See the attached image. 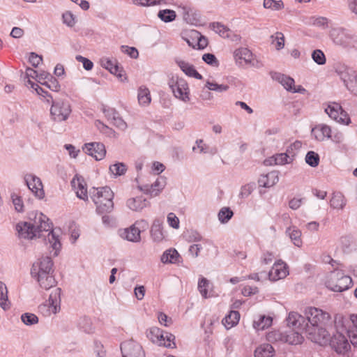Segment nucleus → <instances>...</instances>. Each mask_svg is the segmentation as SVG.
Instances as JSON below:
<instances>
[{"mask_svg": "<svg viewBox=\"0 0 357 357\" xmlns=\"http://www.w3.org/2000/svg\"><path fill=\"white\" fill-rule=\"evenodd\" d=\"M49 218L40 213L36 214L33 222L36 233L38 238H45V241H48L50 247L54 250V255H58L61 244L59 240L60 230L53 229L52 222H49Z\"/></svg>", "mask_w": 357, "mask_h": 357, "instance_id": "1", "label": "nucleus"}, {"mask_svg": "<svg viewBox=\"0 0 357 357\" xmlns=\"http://www.w3.org/2000/svg\"><path fill=\"white\" fill-rule=\"evenodd\" d=\"M91 199L96 205V211L99 213H109L114 207V193L107 186L94 188L91 192Z\"/></svg>", "mask_w": 357, "mask_h": 357, "instance_id": "2", "label": "nucleus"}, {"mask_svg": "<svg viewBox=\"0 0 357 357\" xmlns=\"http://www.w3.org/2000/svg\"><path fill=\"white\" fill-rule=\"evenodd\" d=\"M352 286V279L345 275L342 271H335L331 273L326 287L330 290L342 292L349 289Z\"/></svg>", "mask_w": 357, "mask_h": 357, "instance_id": "3", "label": "nucleus"}, {"mask_svg": "<svg viewBox=\"0 0 357 357\" xmlns=\"http://www.w3.org/2000/svg\"><path fill=\"white\" fill-rule=\"evenodd\" d=\"M147 337L152 342L159 346L165 347L173 348L176 347L174 342L175 336L168 332L161 331L157 327L151 328L147 333Z\"/></svg>", "mask_w": 357, "mask_h": 357, "instance_id": "4", "label": "nucleus"}, {"mask_svg": "<svg viewBox=\"0 0 357 357\" xmlns=\"http://www.w3.org/2000/svg\"><path fill=\"white\" fill-rule=\"evenodd\" d=\"M305 333L309 340L320 345L326 344L330 340V334L324 326H313L305 324Z\"/></svg>", "mask_w": 357, "mask_h": 357, "instance_id": "5", "label": "nucleus"}, {"mask_svg": "<svg viewBox=\"0 0 357 357\" xmlns=\"http://www.w3.org/2000/svg\"><path fill=\"white\" fill-rule=\"evenodd\" d=\"M138 189L151 197L158 195L166 185L165 180H137Z\"/></svg>", "mask_w": 357, "mask_h": 357, "instance_id": "6", "label": "nucleus"}, {"mask_svg": "<svg viewBox=\"0 0 357 357\" xmlns=\"http://www.w3.org/2000/svg\"><path fill=\"white\" fill-rule=\"evenodd\" d=\"M305 316L307 320L306 324L313 326H325L331 319L328 312L312 307L305 310Z\"/></svg>", "mask_w": 357, "mask_h": 357, "instance_id": "7", "label": "nucleus"}, {"mask_svg": "<svg viewBox=\"0 0 357 357\" xmlns=\"http://www.w3.org/2000/svg\"><path fill=\"white\" fill-rule=\"evenodd\" d=\"M71 108L70 104L67 101L57 100L53 102L50 108V115L54 121L61 122L66 121L70 114Z\"/></svg>", "mask_w": 357, "mask_h": 357, "instance_id": "8", "label": "nucleus"}, {"mask_svg": "<svg viewBox=\"0 0 357 357\" xmlns=\"http://www.w3.org/2000/svg\"><path fill=\"white\" fill-rule=\"evenodd\" d=\"M174 96L183 102H188L189 98V88L188 83L183 79H177L176 82L174 79L169 84Z\"/></svg>", "mask_w": 357, "mask_h": 357, "instance_id": "9", "label": "nucleus"}, {"mask_svg": "<svg viewBox=\"0 0 357 357\" xmlns=\"http://www.w3.org/2000/svg\"><path fill=\"white\" fill-rule=\"evenodd\" d=\"M331 347L339 354H344L351 349V345L347 337L337 332L330 339Z\"/></svg>", "mask_w": 357, "mask_h": 357, "instance_id": "10", "label": "nucleus"}, {"mask_svg": "<svg viewBox=\"0 0 357 357\" xmlns=\"http://www.w3.org/2000/svg\"><path fill=\"white\" fill-rule=\"evenodd\" d=\"M330 37L333 43L343 47H347L351 45L353 36L347 31L340 28L332 29Z\"/></svg>", "mask_w": 357, "mask_h": 357, "instance_id": "11", "label": "nucleus"}, {"mask_svg": "<svg viewBox=\"0 0 357 357\" xmlns=\"http://www.w3.org/2000/svg\"><path fill=\"white\" fill-rule=\"evenodd\" d=\"M121 351L123 357H145L142 346L133 340L121 343Z\"/></svg>", "mask_w": 357, "mask_h": 357, "instance_id": "12", "label": "nucleus"}, {"mask_svg": "<svg viewBox=\"0 0 357 357\" xmlns=\"http://www.w3.org/2000/svg\"><path fill=\"white\" fill-rule=\"evenodd\" d=\"M233 55L236 64L238 66H243V63L245 65L256 66L253 54L246 47H240L235 50Z\"/></svg>", "mask_w": 357, "mask_h": 357, "instance_id": "13", "label": "nucleus"}, {"mask_svg": "<svg viewBox=\"0 0 357 357\" xmlns=\"http://www.w3.org/2000/svg\"><path fill=\"white\" fill-rule=\"evenodd\" d=\"M335 71L345 86H348L349 82H351L355 76H357L356 70L344 63H337L335 66Z\"/></svg>", "mask_w": 357, "mask_h": 357, "instance_id": "14", "label": "nucleus"}, {"mask_svg": "<svg viewBox=\"0 0 357 357\" xmlns=\"http://www.w3.org/2000/svg\"><path fill=\"white\" fill-rule=\"evenodd\" d=\"M53 261L50 257H45L35 262L31 268V276L43 273H53Z\"/></svg>", "mask_w": 357, "mask_h": 357, "instance_id": "15", "label": "nucleus"}, {"mask_svg": "<svg viewBox=\"0 0 357 357\" xmlns=\"http://www.w3.org/2000/svg\"><path fill=\"white\" fill-rule=\"evenodd\" d=\"M83 151L88 155L93 157L96 160H100L105 156L106 149L102 143H86L83 147Z\"/></svg>", "mask_w": 357, "mask_h": 357, "instance_id": "16", "label": "nucleus"}, {"mask_svg": "<svg viewBox=\"0 0 357 357\" xmlns=\"http://www.w3.org/2000/svg\"><path fill=\"white\" fill-rule=\"evenodd\" d=\"M325 112L328 116L337 122H341L348 125L350 123V119L347 116V114L342 110L340 105H328Z\"/></svg>", "mask_w": 357, "mask_h": 357, "instance_id": "17", "label": "nucleus"}, {"mask_svg": "<svg viewBox=\"0 0 357 357\" xmlns=\"http://www.w3.org/2000/svg\"><path fill=\"white\" fill-rule=\"evenodd\" d=\"M289 274L287 266L283 261L275 262L268 273L271 280L277 281L284 278Z\"/></svg>", "mask_w": 357, "mask_h": 357, "instance_id": "18", "label": "nucleus"}, {"mask_svg": "<svg viewBox=\"0 0 357 357\" xmlns=\"http://www.w3.org/2000/svg\"><path fill=\"white\" fill-rule=\"evenodd\" d=\"M16 229L20 238L33 239L37 237L33 222H20L16 226Z\"/></svg>", "mask_w": 357, "mask_h": 357, "instance_id": "19", "label": "nucleus"}, {"mask_svg": "<svg viewBox=\"0 0 357 357\" xmlns=\"http://www.w3.org/2000/svg\"><path fill=\"white\" fill-rule=\"evenodd\" d=\"M312 135L316 140L322 142L331 137V129L327 125L319 124L312 129Z\"/></svg>", "mask_w": 357, "mask_h": 357, "instance_id": "20", "label": "nucleus"}, {"mask_svg": "<svg viewBox=\"0 0 357 357\" xmlns=\"http://www.w3.org/2000/svg\"><path fill=\"white\" fill-rule=\"evenodd\" d=\"M60 295H61V289L56 288L55 289L49 296V299L47 301L49 307V311L53 314L57 313L60 310ZM46 305H44L45 307Z\"/></svg>", "mask_w": 357, "mask_h": 357, "instance_id": "21", "label": "nucleus"}, {"mask_svg": "<svg viewBox=\"0 0 357 357\" xmlns=\"http://www.w3.org/2000/svg\"><path fill=\"white\" fill-rule=\"evenodd\" d=\"M53 273H43L33 275L32 277L36 278L41 288L45 289L46 290L51 289L52 287L56 286V281L52 275Z\"/></svg>", "mask_w": 357, "mask_h": 357, "instance_id": "22", "label": "nucleus"}, {"mask_svg": "<svg viewBox=\"0 0 357 357\" xmlns=\"http://www.w3.org/2000/svg\"><path fill=\"white\" fill-rule=\"evenodd\" d=\"M287 325L290 327H293L301 331H305V317L297 312H290L287 319Z\"/></svg>", "mask_w": 357, "mask_h": 357, "instance_id": "23", "label": "nucleus"}, {"mask_svg": "<svg viewBox=\"0 0 357 357\" xmlns=\"http://www.w3.org/2000/svg\"><path fill=\"white\" fill-rule=\"evenodd\" d=\"M71 186L78 198L83 200L88 199L85 180H71Z\"/></svg>", "mask_w": 357, "mask_h": 357, "instance_id": "24", "label": "nucleus"}, {"mask_svg": "<svg viewBox=\"0 0 357 357\" xmlns=\"http://www.w3.org/2000/svg\"><path fill=\"white\" fill-rule=\"evenodd\" d=\"M26 186L38 199H43L45 191L41 180H25Z\"/></svg>", "mask_w": 357, "mask_h": 357, "instance_id": "25", "label": "nucleus"}, {"mask_svg": "<svg viewBox=\"0 0 357 357\" xmlns=\"http://www.w3.org/2000/svg\"><path fill=\"white\" fill-rule=\"evenodd\" d=\"M149 205V202L142 196H137L127 200L128 207L135 211H141Z\"/></svg>", "mask_w": 357, "mask_h": 357, "instance_id": "26", "label": "nucleus"}, {"mask_svg": "<svg viewBox=\"0 0 357 357\" xmlns=\"http://www.w3.org/2000/svg\"><path fill=\"white\" fill-rule=\"evenodd\" d=\"M272 78L280 82L287 91H291L294 86V79L280 73H273Z\"/></svg>", "mask_w": 357, "mask_h": 357, "instance_id": "27", "label": "nucleus"}, {"mask_svg": "<svg viewBox=\"0 0 357 357\" xmlns=\"http://www.w3.org/2000/svg\"><path fill=\"white\" fill-rule=\"evenodd\" d=\"M181 256L175 249H169L163 252L160 260L163 264H178Z\"/></svg>", "mask_w": 357, "mask_h": 357, "instance_id": "28", "label": "nucleus"}, {"mask_svg": "<svg viewBox=\"0 0 357 357\" xmlns=\"http://www.w3.org/2000/svg\"><path fill=\"white\" fill-rule=\"evenodd\" d=\"M177 63L182 71L188 76L195 77L197 79H202V75L196 70L193 65L184 61H179Z\"/></svg>", "mask_w": 357, "mask_h": 357, "instance_id": "29", "label": "nucleus"}, {"mask_svg": "<svg viewBox=\"0 0 357 357\" xmlns=\"http://www.w3.org/2000/svg\"><path fill=\"white\" fill-rule=\"evenodd\" d=\"M209 28L218 33L220 36L229 38L232 31L220 22H214L209 24Z\"/></svg>", "mask_w": 357, "mask_h": 357, "instance_id": "30", "label": "nucleus"}, {"mask_svg": "<svg viewBox=\"0 0 357 357\" xmlns=\"http://www.w3.org/2000/svg\"><path fill=\"white\" fill-rule=\"evenodd\" d=\"M151 236L152 239L155 242H160L164 238L162 230V221L160 220L155 219L153 221L151 229Z\"/></svg>", "mask_w": 357, "mask_h": 357, "instance_id": "31", "label": "nucleus"}, {"mask_svg": "<svg viewBox=\"0 0 357 357\" xmlns=\"http://www.w3.org/2000/svg\"><path fill=\"white\" fill-rule=\"evenodd\" d=\"M284 343H288L289 344H298L302 343L303 337L299 331L289 330V331L284 333Z\"/></svg>", "mask_w": 357, "mask_h": 357, "instance_id": "32", "label": "nucleus"}, {"mask_svg": "<svg viewBox=\"0 0 357 357\" xmlns=\"http://www.w3.org/2000/svg\"><path fill=\"white\" fill-rule=\"evenodd\" d=\"M188 36L194 40H196V48L203 50L208 45V39L202 36L198 31L190 30L188 31Z\"/></svg>", "mask_w": 357, "mask_h": 357, "instance_id": "33", "label": "nucleus"}, {"mask_svg": "<svg viewBox=\"0 0 357 357\" xmlns=\"http://www.w3.org/2000/svg\"><path fill=\"white\" fill-rule=\"evenodd\" d=\"M295 155V152H291L289 150H286L285 153L275 154L276 165H282L291 163L294 160Z\"/></svg>", "mask_w": 357, "mask_h": 357, "instance_id": "34", "label": "nucleus"}, {"mask_svg": "<svg viewBox=\"0 0 357 357\" xmlns=\"http://www.w3.org/2000/svg\"><path fill=\"white\" fill-rule=\"evenodd\" d=\"M275 350L270 344H264L257 347L255 351V357H273Z\"/></svg>", "mask_w": 357, "mask_h": 357, "instance_id": "35", "label": "nucleus"}, {"mask_svg": "<svg viewBox=\"0 0 357 357\" xmlns=\"http://www.w3.org/2000/svg\"><path fill=\"white\" fill-rule=\"evenodd\" d=\"M240 314L238 311L231 310L229 314L222 319V324L227 328H230L238 323Z\"/></svg>", "mask_w": 357, "mask_h": 357, "instance_id": "36", "label": "nucleus"}, {"mask_svg": "<svg viewBox=\"0 0 357 357\" xmlns=\"http://www.w3.org/2000/svg\"><path fill=\"white\" fill-rule=\"evenodd\" d=\"M286 233L296 246L300 247L302 244L301 231L296 227H289L287 229Z\"/></svg>", "mask_w": 357, "mask_h": 357, "instance_id": "37", "label": "nucleus"}, {"mask_svg": "<svg viewBox=\"0 0 357 357\" xmlns=\"http://www.w3.org/2000/svg\"><path fill=\"white\" fill-rule=\"evenodd\" d=\"M331 207L337 209H342L346 205V201L341 192H334L330 201Z\"/></svg>", "mask_w": 357, "mask_h": 357, "instance_id": "38", "label": "nucleus"}, {"mask_svg": "<svg viewBox=\"0 0 357 357\" xmlns=\"http://www.w3.org/2000/svg\"><path fill=\"white\" fill-rule=\"evenodd\" d=\"M124 235L125 238L129 241L138 242L141 239L139 230L134 226H131L130 228L125 229Z\"/></svg>", "mask_w": 357, "mask_h": 357, "instance_id": "39", "label": "nucleus"}, {"mask_svg": "<svg viewBox=\"0 0 357 357\" xmlns=\"http://www.w3.org/2000/svg\"><path fill=\"white\" fill-rule=\"evenodd\" d=\"M158 17L162 22L168 23L173 22L176 17V13L174 10L170 9L160 10L158 13Z\"/></svg>", "mask_w": 357, "mask_h": 357, "instance_id": "40", "label": "nucleus"}, {"mask_svg": "<svg viewBox=\"0 0 357 357\" xmlns=\"http://www.w3.org/2000/svg\"><path fill=\"white\" fill-rule=\"evenodd\" d=\"M8 290L6 284L0 281V306L4 310L10 307V303L8 301Z\"/></svg>", "mask_w": 357, "mask_h": 357, "instance_id": "41", "label": "nucleus"}, {"mask_svg": "<svg viewBox=\"0 0 357 357\" xmlns=\"http://www.w3.org/2000/svg\"><path fill=\"white\" fill-rule=\"evenodd\" d=\"M151 95L149 90L144 86H141L138 90V101L140 105H146L151 102Z\"/></svg>", "mask_w": 357, "mask_h": 357, "instance_id": "42", "label": "nucleus"}, {"mask_svg": "<svg viewBox=\"0 0 357 357\" xmlns=\"http://www.w3.org/2000/svg\"><path fill=\"white\" fill-rule=\"evenodd\" d=\"M273 319L271 317L261 316L258 321H254L253 327L257 330H264L272 324Z\"/></svg>", "mask_w": 357, "mask_h": 357, "instance_id": "43", "label": "nucleus"}, {"mask_svg": "<svg viewBox=\"0 0 357 357\" xmlns=\"http://www.w3.org/2000/svg\"><path fill=\"white\" fill-rule=\"evenodd\" d=\"M127 170V166L123 162H116L109 166L110 172L116 176H121L125 175Z\"/></svg>", "mask_w": 357, "mask_h": 357, "instance_id": "44", "label": "nucleus"}, {"mask_svg": "<svg viewBox=\"0 0 357 357\" xmlns=\"http://www.w3.org/2000/svg\"><path fill=\"white\" fill-rule=\"evenodd\" d=\"M266 339L271 342H284V333H282L280 331H272L267 333Z\"/></svg>", "mask_w": 357, "mask_h": 357, "instance_id": "45", "label": "nucleus"}, {"mask_svg": "<svg viewBox=\"0 0 357 357\" xmlns=\"http://www.w3.org/2000/svg\"><path fill=\"white\" fill-rule=\"evenodd\" d=\"M272 44L277 50H282L284 46V36L281 32H276L271 36Z\"/></svg>", "mask_w": 357, "mask_h": 357, "instance_id": "46", "label": "nucleus"}, {"mask_svg": "<svg viewBox=\"0 0 357 357\" xmlns=\"http://www.w3.org/2000/svg\"><path fill=\"white\" fill-rule=\"evenodd\" d=\"M233 211L228 207H223L218 213V219L222 223H227L233 216Z\"/></svg>", "mask_w": 357, "mask_h": 357, "instance_id": "47", "label": "nucleus"}, {"mask_svg": "<svg viewBox=\"0 0 357 357\" xmlns=\"http://www.w3.org/2000/svg\"><path fill=\"white\" fill-rule=\"evenodd\" d=\"M209 281L205 278H201L198 282V290L200 292L202 297L206 298L208 296V289L210 287Z\"/></svg>", "mask_w": 357, "mask_h": 357, "instance_id": "48", "label": "nucleus"}, {"mask_svg": "<svg viewBox=\"0 0 357 357\" xmlns=\"http://www.w3.org/2000/svg\"><path fill=\"white\" fill-rule=\"evenodd\" d=\"M305 162L311 167H317L319 162V155L314 151H308L305 155Z\"/></svg>", "mask_w": 357, "mask_h": 357, "instance_id": "49", "label": "nucleus"}, {"mask_svg": "<svg viewBox=\"0 0 357 357\" xmlns=\"http://www.w3.org/2000/svg\"><path fill=\"white\" fill-rule=\"evenodd\" d=\"M62 22L68 27H73L76 24L75 15L70 11H66L62 14Z\"/></svg>", "mask_w": 357, "mask_h": 357, "instance_id": "50", "label": "nucleus"}, {"mask_svg": "<svg viewBox=\"0 0 357 357\" xmlns=\"http://www.w3.org/2000/svg\"><path fill=\"white\" fill-rule=\"evenodd\" d=\"M10 198L15 206V209L17 212H22L24 211V203L21 197L16 192H13L10 195Z\"/></svg>", "mask_w": 357, "mask_h": 357, "instance_id": "51", "label": "nucleus"}, {"mask_svg": "<svg viewBox=\"0 0 357 357\" xmlns=\"http://www.w3.org/2000/svg\"><path fill=\"white\" fill-rule=\"evenodd\" d=\"M40 84L53 91H59L61 87L59 81L53 75H51L47 80L40 82Z\"/></svg>", "mask_w": 357, "mask_h": 357, "instance_id": "52", "label": "nucleus"}, {"mask_svg": "<svg viewBox=\"0 0 357 357\" xmlns=\"http://www.w3.org/2000/svg\"><path fill=\"white\" fill-rule=\"evenodd\" d=\"M21 320L27 326L33 325L38 322V317L33 313L29 312L22 314L21 316Z\"/></svg>", "mask_w": 357, "mask_h": 357, "instance_id": "53", "label": "nucleus"}, {"mask_svg": "<svg viewBox=\"0 0 357 357\" xmlns=\"http://www.w3.org/2000/svg\"><path fill=\"white\" fill-rule=\"evenodd\" d=\"M264 6L273 10H281L284 5L282 1L264 0Z\"/></svg>", "mask_w": 357, "mask_h": 357, "instance_id": "54", "label": "nucleus"}, {"mask_svg": "<svg viewBox=\"0 0 357 357\" xmlns=\"http://www.w3.org/2000/svg\"><path fill=\"white\" fill-rule=\"evenodd\" d=\"M205 87L210 91H215L218 92L226 91L229 89V86L226 84H218L217 83L207 81Z\"/></svg>", "mask_w": 357, "mask_h": 357, "instance_id": "55", "label": "nucleus"}, {"mask_svg": "<svg viewBox=\"0 0 357 357\" xmlns=\"http://www.w3.org/2000/svg\"><path fill=\"white\" fill-rule=\"evenodd\" d=\"M312 58L319 65H324L326 61L325 54L320 50H314L312 54Z\"/></svg>", "mask_w": 357, "mask_h": 357, "instance_id": "56", "label": "nucleus"}, {"mask_svg": "<svg viewBox=\"0 0 357 357\" xmlns=\"http://www.w3.org/2000/svg\"><path fill=\"white\" fill-rule=\"evenodd\" d=\"M275 180H258L259 193H266V190L264 188H269L275 185Z\"/></svg>", "mask_w": 357, "mask_h": 357, "instance_id": "57", "label": "nucleus"}, {"mask_svg": "<svg viewBox=\"0 0 357 357\" xmlns=\"http://www.w3.org/2000/svg\"><path fill=\"white\" fill-rule=\"evenodd\" d=\"M203 61L208 65L212 66L218 67L219 66V61L215 56L211 53L204 54L202 56Z\"/></svg>", "mask_w": 357, "mask_h": 357, "instance_id": "58", "label": "nucleus"}, {"mask_svg": "<svg viewBox=\"0 0 357 357\" xmlns=\"http://www.w3.org/2000/svg\"><path fill=\"white\" fill-rule=\"evenodd\" d=\"M29 70L33 72V74L36 75V77L37 78L38 82L40 83L47 80L48 78H50L52 75L50 73L44 70H41L40 72H38L33 69H29Z\"/></svg>", "mask_w": 357, "mask_h": 357, "instance_id": "59", "label": "nucleus"}, {"mask_svg": "<svg viewBox=\"0 0 357 357\" xmlns=\"http://www.w3.org/2000/svg\"><path fill=\"white\" fill-rule=\"evenodd\" d=\"M196 146L192 147V151L195 152L197 149L199 150L200 153H208V146L204 144L203 139H197L195 142Z\"/></svg>", "mask_w": 357, "mask_h": 357, "instance_id": "60", "label": "nucleus"}, {"mask_svg": "<svg viewBox=\"0 0 357 357\" xmlns=\"http://www.w3.org/2000/svg\"><path fill=\"white\" fill-rule=\"evenodd\" d=\"M76 60L79 62H82L83 64V67L86 70H90L93 67V63L91 61L85 58L81 55H77L75 57Z\"/></svg>", "mask_w": 357, "mask_h": 357, "instance_id": "61", "label": "nucleus"}, {"mask_svg": "<svg viewBox=\"0 0 357 357\" xmlns=\"http://www.w3.org/2000/svg\"><path fill=\"white\" fill-rule=\"evenodd\" d=\"M312 24L316 26L326 29L328 27V20L324 17H319L314 19Z\"/></svg>", "mask_w": 357, "mask_h": 357, "instance_id": "62", "label": "nucleus"}, {"mask_svg": "<svg viewBox=\"0 0 357 357\" xmlns=\"http://www.w3.org/2000/svg\"><path fill=\"white\" fill-rule=\"evenodd\" d=\"M167 222L172 228L178 229L179 227V220L174 213H169L168 214Z\"/></svg>", "mask_w": 357, "mask_h": 357, "instance_id": "63", "label": "nucleus"}, {"mask_svg": "<svg viewBox=\"0 0 357 357\" xmlns=\"http://www.w3.org/2000/svg\"><path fill=\"white\" fill-rule=\"evenodd\" d=\"M347 332L350 339L349 343L352 344L354 347H357V328H349Z\"/></svg>", "mask_w": 357, "mask_h": 357, "instance_id": "64", "label": "nucleus"}]
</instances>
